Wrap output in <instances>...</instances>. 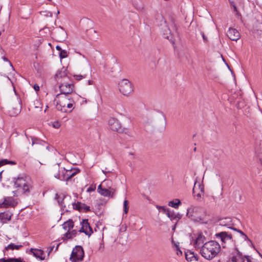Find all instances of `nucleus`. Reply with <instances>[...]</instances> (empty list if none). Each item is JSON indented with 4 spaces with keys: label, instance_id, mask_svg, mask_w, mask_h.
<instances>
[{
    "label": "nucleus",
    "instance_id": "obj_27",
    "mask_svg": "<svg viewBox=\"0 0 262 262\" xmlns=\"http://www.w3.org/2000/svg\"><path fill=\"white\" fill-rule=\"evenodd\" d=\"M33 255L37 258H39L40 260H43L45 259V257L43 255V251L40 249H34L33 251Z\"/></svg>",
    "mask_w": 262,
    "mask_h": 262
},
{
    "label": "nucleus",
    "instance_id": "obj_25",
    "mask_svg": "<svg viewBox=\"0 0 262 262\" xmlns=\"http://www.w3.org/2000/svg\"><path fill=\"white\" fill-rule=\"evenodd\" d=\"M166 215L168 218L170 219L171 221L176 220L178 221L181 217V216L180 214H175L173 212H171L170 211L167 212Z\"/></svg>",
    "mask_w": 262,
    "mask_h": 262
},
{
    "label": "nucleus",
    "instance_id": "obj_57",
    "mask_svg": "<svg viewBox=\"0 0 262 262\" xmlns=\"http://www.w3.org/2000/svg\"><path fill=\"white\" fill-rule=\"evenodd\" d=\"M57 13V14H59V11H58Z\"/></svg>",
    "mask_w": 262,
    "mask_h": 262
},
{
    "label": "nucleus",
    "instance_id": "obj_58",
    "mask_svg": "<svg viewBox=\"0 0 262 262\" xmlns=\"http://www.w3.org/2000/svg\"><path fill=\"white\" fill-rule=\"evenodd\" d=\"M175 228V226H174V227H173L172 229L174 230Z\"/></svg>",
    "mask_w": 262,
    "mask_h": 262
},
{
    "label": "nucleus",
    "instance_id": "obj_28",
    "mask_svg": "<svg viewBox=\"0 0 262 262\" xmlns=\"http://www.w3.org/2000/svg\"><path fill=\"white\" fill-rule=\"evenodd\" d=\"M25 135L28 140H29V138H31V141H32V143H31L32 146H33L35 144H41V143L42 142V141L41 140L38 139L37 138H35L34 137H32V136L30 137L28 135H27L26 134H25Z\"/></svg>",
    "mask_w": 262,
    "mask_h": 262
},
{
    "label": "nucleus",
    "instance_id": "obj_20",
    "mask_svg": "<svg viewBox=\"0 0 262 262\" xmlns=\"http://www.w3.org/2000/svg\"><path fill=\"white\" fill-rule=\"evenodd\" d=\"M21 106L18 103L16 104V106H11L8 110V114L10 116H16L20 112Z\"/></svg>",
    "mask_w": 262,
    "mask_h": 262
},
{
    "label": "nucleus",
    "instance_id": "obj_54",
    "mask_svg": "<svg viewBox=\"0 0 262 262\" xmlns=\"http://www.w3.org/2000/svg\"><path fill=\"white\" fill-rule=\"evenodd\" d=\"M10 65L11 66V67H12V68H13V66H12V64H11V62H10Z\"/></svg>",
    "mask_w": 262,
    "mask_h": 262
},
{
    "label": "nucleus",
    "instance_id": "obj_7",
    "mask_svg": "<svg viewBox=\"0 0 262 262\" xmlns=\"http://www.w3.org/2000/svg\"><path fill=\"white\" fill-rule=\"evenodd\" d=\"M84 251L83 248L79 246H76L73 250L70 260L72 262H79L82 261L84 256Z\"/></svg>",
    "mask_w": 262,
    "mask_h": 262
},
{
    "label": "nucleus",
    "instance_id": "obj_18",
    "mask_svg": "<svg viewBox=\"0 0 262 262\" xmlns=\"http://www.w3.org/2000/svg\"><path fill=\"white\" fill-rule=\"evenodd\" d=\"M56 168L59 169V172L54 175L55 178L61 181H67L66 172L67 169L64 168H59V164L57 163L55 165Z\"/></svg>",
    "mask_w": 262,
    "mask_h": 262
},
{
    "label": "nucleus",
    "instance_id": "obj_6",
    "mask_svg": "<svg viewBox=\"0 0 262 262\" xmlns=\"http://www.w3.org/2000/svg\"><path fill=\"white\" fill-rule=\"evenodd\" d=\"M120 92L125 96H128L133 92L132 83L127 79L121 80L119 83Z\"/></svg>",
    "mask_w": 262,
    "mask_h": 262
},
{
    "label": "nucleus",
    "instance_id": "obj_13",
    "mask_svg": "<svg viewBox=\"0 0 262 262\" xmlns=\"http://www.w3.org/2000/svg\"><path fill=\"white\" fill-rule=\"evenodd\" d=\"M216 238L222 242V244L230 243L232 239L231 234H228L226 232H221L215 234Z\"/></svg>",
    "mask_w": 262,
    "mask_h": 262
},
{
    "label": "nucleus",
    "instance_id": "obj_41",
    "mask_svg": "<svg viewBox=\"0 0 262 262\" xmlns=\"http://www.w3.org/2000/svg\"><path fill=\"white\" fill-rule=\"evenodd\" d=\"M246 259L247 262H256L255 259L251 258V257L248 256H246Z\"/></svg>",
    "mask_w": 262,
    "mask_h": 262
},
{
    "label": "nucleus",
    "instance_id": "obj_51",
    "mask_svg": "<svg viewBox=\"0 0 262 262\" xmlns=\"http://www.w3.org/2000/svg\"><path fill=\"white\" fill-rule=\"evenodd\" d=\"M8 164H10L11 165H13V164H15V163L13 161H9V163Z\"/></svg>",
    "mask_w": 262,
    "mask_h": 262
},
{
    "label": "nucleus",
    "instance_id": "obj_15",
    "mask_svg": "<svg viewBox=\"0 0 262 262\" xmlns=\"http://www.w3.org/2000/svg\"><path fill=\"white\" fill-rule=\"evenodd\" d=\"M227 35L232 40L237 41L240 38V34L238 31L234 28H230L227 32Z\"/></svg>",
    "mask_w": 262,
    "mask_h": 262
},
{
    "label": "nucleus",
    "instance_id": "obj_24",
    "mask_svg": "<svg viewBox=\"0 0 262 262\" xmlns=\"http://www.w3.org/2000/svg\"><path fill=\"white\" fill-rule=\"evenodd\" d=\"M12 214L8 212H4L0 213V220L3 222L10 221L11 219Z\"/></svg>",
    "mask_w": 262,
    "mask_h": 262
},
{
    "label": "nucleus",
    "instance_id": "obj_47",
    "mask_svg": "<svg viewBox=\"0 0 262 262\" xmlns=\"http://www.w3.org/2000/svg\"><path fill=\"white\" fill-rule=\"evenodd\" d=\"M0 262H8V258H1L0 259Z\"/></svg>",
    "mask_w": 262,
    "mask_h": 262
},
{
    "label": "nucleus",
    "instance_id": "obj_1",
    "mask_svg": "<svg viewBox=\"0 0 262 262\" xmlns=\"http://www.w3.org/2000/svg\"><path fill=\"white\" fill-rule=\"evenodd\" d=\"M54 101L56 108L62 112H71L74 108V101L70 95L57 94Z\"/></svg>",
    "mask_w": 262,
    "mask_h": 262
},
{
    "label": "nucleus",
    "instance_id": "obj_44",
    "mask_svg": "<svg viewBox=\"0 0 262 262\" xmlns=\"http://www.w3.org/2000/svg\"><path fill=\"white\" fill-rule=\"evenodd\" d=\"M34 89L35 91L37 92L39 90V86L37 84H34L33 86Z\"/></svg>",
    "mask_w": 262,
    "mask_h": 262
},
{
    "label": "nucleus",
    "instance_id": "obj_11",
    "mask_svg": "<svg viewBox=\"0 0 262 262\" xmlns=\"http://www.w3.org/2000/svg\"><path fill=\"white\" fill-rule=\"evenodd\" d=\"M108 124L111 128L113 131L115 132H121V126L119 121L114 118H111L108 120Z\"/></svg>",
    "mask_w": 262,
    "mask_h": 262
},
{
    "label": "nucleus",
    "instance_id": "obj_31",
    "mask_svg": "<svg viewBox=\"0 0 262 262\" xmlns=\"http://www.w3.org/2000/svg\"><path fill=\"white\" fill-rule=\"evenodd\" d=\"M21 247H22V246L20 245H16L11 243V244H9L8 246H7V247H6L5 249L7 250H9V249H11L12 250H14V249L18 250Z\"/></svg>",
    "mask_w": 262,
    "mask_h": 262
},
{
    "label": "nucleus",
    "instance_id": "obj_49",
    "mask_svg": "<svg viewBox=\"0 0 262 262\" xmlns=\"http://www.w3.org/2000/svg\"><path fill=\"white\" fill-rule=\"evenodd\" d=\"M93 81L91 80H89L88 81V85H92L93 84Z\"/></svg>",
    "mask_w": 262,
    "mask_h": 262
},
{
    "label": "nucleus",
    "instance_id": "obj_22",
    "mask_svg": "<svg viewBox=\"0 0 262 262\" xmlns=\"http://www.w3.org/2000/svg\"><path fill=\"white\" fill-rule=\"evenodd\" d=\"M74 227V222L72 220H69L67 222H65L62 224V227L65 231H67V232L70 231L71 230L73 229Z\"/></svg>",
    "mask_w": 262,
    "mask_h": 262
},
{
    "label": "nucleus",
    "instance_id": "obj_8",
    "mask_svg": "<svg viewBox=\"0 0 262 262\" xmlns=\"http://www.w3.org/2000/svg\"><path fill=\"white\" fill-rule=\"evenodd\" d=\"M59 87L61 92L60 94L70 95L74 91V85L69 83V80L61 81Z\"/></svg>",
    "mask_w": 262,
    "mask_h": 262
},
{
    "label": "nucleus",
    "instance_id": "obj_40",
    "mask_svg": "<svg viewBox=\"0 0 262 262\" xmlns=\"http://www.w3.org/2000/svg\"><path fill=\"white\" fill-rule=\"evenodd\" d=\"M82 210H83L85 211H89L90 210V207L88 206H86L84 204V206H82V208L80 210H78L79 211H81Z\"/></svg>",
    "mask_w": 262,
    "mask_h": 262
},
{
    "label": "nucleus",
    "instance_id": "obj_33",
    "mask_svg": "<svg viewBox=\"0 0 262 262\" xmlns=\"http://www.w3.org/2000/svg\"><path fill=\"white\" fill-rule=\"evenodd\" d=\"M157 208L158 209H159L161 211H162L163 213L166 214V215H167V212H168L170 211L168 208H166L164 206H157Z\"/></svg>",
    "mask_w": 262,
    "mask_h": 262
},
{
    "label": "nucleus",
    "instance_id": "obj_52",
    "mask_svg": "<svg viewBox=\"0 0 262 262\" xmlns=\"http://www.w3.org/2000/svg\"><path fill=\"white\" fill-rule=\"evenodd\" d=\"M101 248H102L103 249H104V244H103V243H101V244L100 247V249Z\"/></svg>",
    "mask_w": 262,
    "mask_h": 262
},
{
    "label": "nucleus",
    "instance_id": "obj_35",
    "mask_svg": "<svg viewBox=\"0 0 262 262\" xmlns=\"http://www.w3.org/2000/svg\"><path fill=\"white\" fill-rule=\"evenodd\" d=\"M190 255H192L191 256L188 257V254H186V258L187 260L192 261L193 259H194L195 260H198L196 257L193 254H193L190 253Z\"/></svg>",
    "mask_w": 262,
    "mask_h": 262
},
{
    "label": "nucleus",
    "instance_id": "obj_34",
    "mask_svg": "<svg viewBox=\"0 0 262 262\" xmlns=\"http://www.w3.org/2000/svg\"><path fill=\"white\" fill-rule=\"evenodd\" d=\"M128 203L127 200H124L123 202V210L124 212L126 214L128 212Z\"/></svg>",
    "mask_w": 262,
    "mask_h": 262
},
{
    "label": "nucleus",
    "instance_id": "obj_21",
    "mask_svg": "<svg viewBox=\"0 0 262 262\" xmlns=\"http://www.w3.org/2000/svg\"><path fill=\"white\" fill-rule=\"evenodd\" d=\"M79 172V170L77 169H67L66 172L67 175V181L69 180L70 179L75 176L77 173Z\"/></svg>",
    "mask_w": 262,
    "mask_h": 262
},
{
    "label": "nucleus",
    "instance_id": "obj_43",
    "mask_svg": "<svg viewBox=\"0 0 262 262\" xmlns=\"http://www.w3.org/2000/svg\"><path fill=\"white\" fill-rule=\"evenodd\" d=\"M201 35H202V36L203 37L204 41L206 42L207 41V37L205 35V34L203 32H201Z\"/></svg>",
    "mask_w": 262,
    "mask_h": 262
},
{
    "label": "nucleus",
    "instance_id": "obj_10",
    "mask_svg": "<svg viewBox=\"0 0 262 262\" xmlns=\"http://www.w3.org/2000/svg\"><path fill=\"white\" fill-rule=\"evenodd\" d=\"M192 192L194 197L196 198L197 200L201 199L204 193V185L202 183H198L197 181H195L192 189Z\"/></svg>",
    "mask_w": 262,
    "mask_h": 262
},
{
    "label": "nucleus",
    "instance_id": "obj_53",
    "mask_svg": "<svg viewBox=\"0 0 262 262\" xmlns=\"http://www.w3.org/2000/svg\"><path fill=\"white\" fill-rule=\"evenodd\" d=\"M59 244H58L56 247L55 251L57 250Z\"/></svg>",
    "mask_w": 262,
    "mask_h": 262
},
{
    "label": "nucleus",
    "instance_id": "obj_56",
    "mask_svg": "<svg viewBox=\"0 0 262 262\" xmlns=\"http://www.w3.org/2000/svg\"><path fill=\"white\" fill-rule=\"evenodd\" d=\"M2 172H3V171H1V172H0V177L1 176Z\"/></svg>",
    "mask_w": 262,
    "mask_h": 262
},
{
    "label": "nucleus",
    "instance_id": "obj_37",
    "mask_svg": "<svg viewBox=\"0 0 262 262\" xmlns=\"http://www.w3.org/2000/svg\"><path fill=\"white\" fill-rule=\"evenodd\" d=\"M51 125L55 128H58L60 126V123L59 121H56L51 123Z\"/></svg>",
    "mask_w": 262,
    "mask_h": 262
},
{
    "label": "nucleus",
    "instance_id": "obj_2",
    "mask_svg": "<svg viewBox=\"0 0 262 262\" xmlns=\"http://www.w3.org/2000/svg\"><path fill=\"white\" fill-rule=\"evenodd\" d=\"M220 245L216 242L211 241L205 243L202 247L201 254L202 256L207 260L213 258L220 252Z\"/></svg>",
    "mask_w": 262,
    "mask_h": 262
},
{
    "label": "nucleus",
    "instance_id": "obj_14",
    "mask_svg": "<svg viewBox=\"0 0 262 262\" xmlns=\"http://www.w3.org/2000/svg\"><path fill=\"white\" fill-rule=\"evenodd\" d=\"M79 232H83L89 236L92 234L93 233V230L89 223H88V220H83L82 223V227L79 230Z\"/></svg>",
    "mask_w": 262,
    "mask_h": 262
},
{
    "label": "nucleus",
    "instance_id": "obj_16",
    "mask_svg": "<svg viewBox=\"0 0 262 262\" xmlns=\"http://www.w3.org/2000/svg\"><path fill=\"white\" fill-rule=\"evenodd\" d=\"M17 204L16 202L12 197H7L5 198L2 203H0L1 208H8L9 207H14Z\"/></svg>",
    "mask_w": 262,
    "mask_h": 262
},
{
    "label": "nucleus",
    "instance_id": "obj_36",
    "mask_svg": "<svg viewBox=\"0 0 262 262\" xmlns=\"http://www.w3.org/2000/svg\"><path fill=\"white\" fill-rule=\"evenodd\" d=\"M8 262H23L21 258H8Z\"/></svg>",
    "mask_w": 262,
    "mask_h": 262
},
{
    "label": "nucleus",
    "instance_id": "obj_3",
    "mask_svg": "<svg viewBox=\"0 0 262 262\" xmlns=\"http://www.w3.org/2000/svg\"><path fill=\"white\" fill-rule=\"evenodd\" d=\"M206 211L201 207L191 206L187 209V216L194 222L206 223Z\"/></svg>",
    "mask_w": 262,
    "mask_h": 262
},
{
    "label": "nucleus",
    "instance_id": "obj_45",
    "mask_svg": "<svg viewBox=\"0 0 262 262\" xmlns=\"http://www.w3.org/2000/svg\"><path fill=\"white\" fill-rule=\"evenodd\" d=\"M35 107H40L39 105H41L39 101L37 100L36 102H35Z\"/></svg>",
    "mask_w": 262,
    "mask_h": 262
},
{
    "label": "nucleus",
    "instance_id": "obj_23",
    "mask_svg": "<svg viewBox=\"0 0 262 262\" xmlns=\"http://www.w3.org/2000/svg\"><path fill=\"white\" fill-rule=\"evenodd\" d=\"M112 181L108 180H105L101 183V184H100L98 186V189H100L102 187L103 188H106V189H115L114 188L112 187Z\"/></svg>",
    "mask_w": 262,
    "mask_h": 262
},
{
    "label": "nucleus",
    "instance_id": "obj_55",
    "mask_svg": "<svg viewBox=\"0 0 262 262\" xmlns=\"http://www.w3.org/2000/svg\"><path fill=\"white\" fill-rule=\"evenodd\" d=\"M4 60H5V61H8V59L6 58H4Z\"/></svg>",
    "mask_w": 262,
    "mask_h": 262
},
{
    "label": "nucleus",
    "instance_id": "obj_32",
    "mask_svg": "<svg viewBox=\"0 0 262 262\" xmlns=\"http://www.w3.org/2000/svg\"><path fill=\"white\" fill-rule=\"evenodd\" d=\"M59 57L61 58H66L68 56L67 51L65 50H62L59 53Z\"/></svg>",
    "mask_w": 262,
    "mask_h": 262
},
{
    "label": "nucleus",
    "instance_id": "obj_39",
    "mask_svg": "<svg viewBox=\"0 0 262 262\" xmlns=\"http://www.w3.org/2000/svg\"><path fill=\"white\" fill-rule=\"evenodd\" d=\"M9 163V160L7 159H3L0 160V166L8 164Z\"/></svg>",
    "mask_w": 262,
    "mask_h": 262
},
{
    "label": "nucleus",
    "instance_id": "obj_12",
    "mask_svg": "<svg viewBox=\"0 0 262 262\" xmlns=\"http://www.w3.org/2000/svg\"><path fill=\"white\" fill-rule=\"evenodd\" d=\"M246 256H244L236 248H235L229 262H245Z\"/></svg>",
    "mask_w": 262,
    "mask_h": 262
},
{
    "label": "nucleus",
    "instance_id": "obj_48",
    "mask_svg": "<svg viewBox=\"0 0 262 262\" xmlns=\"http://www.w3.org/2000/svg\"><path fill=\"white\" fill-rule=\"evenodd\" d=\"M56 49L57 50L59 51H61V50H62L61 47L59 46H56Z\"/></svg>",
    "mask_w": 262,
    "mask_h": 262
},
{
    "label": "nucleus",
    "instance_id": "obj_5",
    "mask_svg": "<svg viewBox=\"0 0 262 262\" xmlns=\"http://www.w3.org/2000/svg\"><path fill=\"white\" fill-rule=\"evenodd\" d=\"M16 187L21 189L24 193H29L32 189V185L29 178L18 177L14 182Z\"/></svg>",
    "mask_w": 262,
    "mask_h": 262
},
{
    "label": "nucleus",
    "instance_id": "obj_17",
    "mask_svg": "<svg viewBox=\"0 0 262 262\" xmlns=\"http://www.w3.org/2000/svg\"><path fill=\"white\" fill-rule=\"evenodd\" d=\"M56 78L58 82L69 80V78L67 74V70L63 68L61 70L58 71L55 75Z\"/></svg>",
    "mask_w": 262,
    "mask_h": 262
},
{
    "label": "nucleus",
    "instance_id": "obj_4",
    "mask_svg": "<svg viewBox=\"0 0 262 262\" xmlns=\"http://www.w3.org/2000/svg\"><path fill=\"white\" fill-rule=\"evenodd\" d=\"M55 199L57 200L59 205L66 211H70L71 209L80 210L82 206H84V204L80 202L75 203L69 195H63L61 196L56 193Z\"/></svg>",
    "mask_w": 262,
    "mask_h": 262
},
{
    "label": "nucleus",
    "instance_id": "obj_38",
    "mask_svg": "<svg viewBox=\"0 0 262 262\" xmlns=\"http://www.w3.org/2000/svg\"><path fill=\"white\" fill-rule=\"evenodd\" d=\"M86 75H74V77L76 80H80L81 79H82L83 78H85Z\"/></svg>",
    "mask_w": 262,
    "mask_h": 262
},
{
    "label": "nucleus",
    "instance_id": "obj_19",
    "mask_svg": "<svg viewBox=\"0 0 262 262\" xmlns=\"http://www.w3.org/2000/svg\"><path fill=\"white\" fill-rule=\"evenodd\" d=\"M98 192L104 196L112 198L115 194V189H109L103 187L100 189H97Z\"/></svg>",
    "mask_w": 262,
    "mask_h": 262
},
{
    "label": "nucleus",
    "instance_id": "obj_42",
    "mask_svg": "<svg viewBox=\"0 0 262 262\" xmlns=\"http://www.w3.org/2000/svg\"><path fill=\"white\" fill-rule=\"evenodd\" d=\"M102 172H103L104 174H105L106 176V174H107V173H110V172H111V170H107V168H105V169L104 170V169L102 170Z\"/></svg>",
    "mask_w": 262,
    "mask_h": 262
},
{
    "label": "nucleus",
    "instance_id": "obj_50",
    "mask_svg": "<svg viewBox=\"0 0 262 262\" xmlns=\"http://www.w3.org/2000/svg\"><path fill=\"white\" fill-rule=\"evenodd\" d=\"M54 248V246L50 247L49 248L50 250H49V253L50 252H51L53 250Z\"/></svg>",
    "mask_w": 262,
    "mask_h": 262
},
{
    "label": "nucleus",
    "instance_id": "obj_9",
    "mask_svg": "<svg viewBox=\"0 0 262 262\" xmlns=\"http://www.w3.org/2000/svg\"><path fill=\"white\" fill-rule=\"evenodd\" d=\"M220 225L222 226L227 227L228 228L232 229L239 233L244 240H247L248 239L247 236L243 231L239 229H237L236 228H233L231 226L232 225V223L230 218H225L224 219L221 220L220 221Z\"/></svg>",
    "mask_w": 262,
    "mask_h": 262
},
{
    "label": "nucleus",
    "instance_id": "obj_30",
    "mask_svg": "<svg viewBox=\"0 0 262 262\" xmlns=\"http://www.w3.org/2000/svg\"><path fill=\"white\" fill-rule=\"evenodd\" d=\"M181 204V202L178 199H176L173 201H171L168 203V205L174 208H178L179 206Z\"/></svg>",
    "mask_w": 262,
    "mask_h": 262
},
{
    "label": "nucleus",
    "instance_id": "obj_26",
    "mask_svg": "<svg viewBox=\"0 0 262 262\" xmlns=\"http://www.w3.org/2000/svg\"><path fill=\"white\" fill-rule=\"evenodd\" d=\"M204 240L205 237L202 234L199 235L194 242L195 248H200L201 245L204 243Z\"/></svg>",
    "mask_w": 262,
    "mask_h": 262
},
{
    "label": "nucleus",
    "instance_id": "obj_29",
    "mask_svg": "<svg viewBox=\"0 0 262 262\" xmlns=\"http://www.w3.org/2000/svg\"><path fill=\"white\" fill-rule=\"evenodd\" d=\"M76 234V231L75 230H71L69 232H67L64 234V238L67 239H71L73 237L75 236Z\"/></svg>",
    "mask_w": 262,
    "mask_h": 262
},
{
    "label": "nucleus",
    "instance_id": "obj_46",
    "mask_svg": "<svg viewBox=\"0 0 262 262\" xmlns=\"http://www.w3.org/2000/svg\"><path fill=\"white\" fill-rule=\"evenodd\" d=\"M95 188H92V187H89L88 189V191L89 192H91L92 191H94V189H95Z\"/></svg>",
    "mask_w": 262,
    "mask_h": 262
}]
</instances>
